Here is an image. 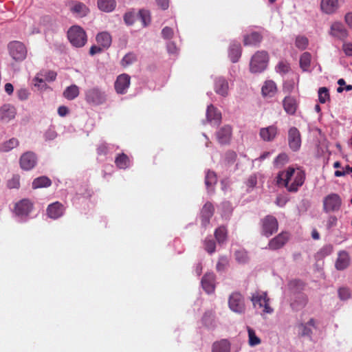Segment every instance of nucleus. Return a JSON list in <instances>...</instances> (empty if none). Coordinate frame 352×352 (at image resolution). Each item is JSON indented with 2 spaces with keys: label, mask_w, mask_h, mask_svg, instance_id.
<instances>
[{
  "label": "nucleus",
  "mask_w": 352,
  "mask_h": 352,
  "mask_svg": "<svg viewBox=\"0 0 352 352\" xmlns=\"http://www.w3.org/2000/svg\"><path fill=\"white\" fill-rule=\"evenodd\" d=\"M276 179L277 184L285 187L288 192H296L305 182V173L300 168L289 166L280 171Z\"/></svg>",
  "instance_id": "nucleus-1"
},
{
  "label": "nucleus",
  "mask_w": 352,
  "mask_h": 352,
  "mask_svg": "<svg viewBox=\"0 0 352 352\" xmlns=\"http://www.w3.org/2000/svg\"><path fill=\"white\" fill-rule=\"evenodd\" d=\"M251 301L256 309H261V315L271 314L274 309L270 305V298L265 292H256L252 294Z\"/></svg>",
  "instance_id": "nucleus-2"
},
{
  "label": "nucleus",
  "mask_w": 352,
  "mask_h": 352,
  "mask_svg": "<svg viewBox=\"0 0 352 352\" xmlns=\"http://www.w3.org/2000/svg\"><path fill=\"white\" fill-rule=\"evenodd\" d=\"M67 37L71 44L76 47H83L87 41L85 31L78 25H74L69 29Z\"/></svg>",
  "instance_id": "nucleus-3"
},
{
  "label": "nucleus",
  "mask_w": 352,
  "mask_h": 352,
  "mask_svg": "<svg viewBox=\"0 0 352 352\" xmlns=\"http://www.w3.org/2000/svg\"><path fill=\"white\" fill-rule=\"evenodd\" d=\"M268 54L266 52H257L252 57L250 64V69L252 73L264 71L267 65Z\"/></svg>",
  "instance_id": "nucleus-4"
},
{
  "label": "nucleus",
  "mask_w": 352,
  "mask_h": 352,
  "mask_svg": "<svg viewBox=\"0 0 352 352\" xmlns=\"http://www.w3.org/2000/svg\"><path fill=\"white\" fill-rule=\"evenodd\" d=\"M8 48L10 55L16 61H22L26 58L27 49L23 43L12 41L8 44Z\"/></svg>",
  "instance_id": "nucleus-5"
},
{
  "label": "nucleus",
  "mask_w": 352,
  "mask_h": 352,
  "mask_svg": "<svg viewBox=\"0 0 352 352\" xmlns=\"http://www.w3.org/2000/svg\"><path fill=\"white\" fill-rule=\"evenodd\" d=\"M229 308L236 314H243L245 311V305L243 296L238 292L232 293L228 299Z\"/></svg>",
  "instance_id": "nucleus-6"
},
{
  "label": "nucleus",
  "mask_w": 352,
  "mask_h": 352,
  "mask_svg": "<svg viewBox=\"0 0 352 352\" xmlns=\"http://www.w3.org/2000/svg\"><path fill=\"white\" fill-rule=\"evenodd\" d=\"M342 205L340 197L336 193H331L324 198L323 209L326 212L338 211Z\"/></svg>",
  "instance_id": "nucleus-7"
},
{
  "label": "nucleus",
  "mask_w": 352,
  "mask_h": 352,
  "mask_svg": "<svg viewBox=\"0 0 352 352\" xmlns=\"http://www.w3.org/2000/svg\"><path fill=\"white\" fill-rule=\"evenodd\" d=\"M86 101L92 104H101L106 100L105 93L98 87L89 89L85 92Z\"/></svg>",
  "instance_id": "nucleus-8"
},
{
  "label": "nucleus",
  "mask_w": 352,
  "mask_h": 352,
  "mask_svg": "<svg viewBox=\"0 0 352 352\" xmlns=\"http://www.w3.org/2000/svg\"><path fill=\"white\" fill-rule=\"evenodd\" d=\"M277 230L278 221L274 217L268 215L262 220V232L265 236H270Z\"/></svg>",
  "instance_id": "nucleus-9"
},
{
  "label": "nucleus",
  "mask_w": 352,
  "mask_h": 352,
  "mask_svg": "<svg viewBox=\"0 0 352 352\" xmlns=\"http://www.w3.org/2000/svg\"><path fill=\"white\" fill-rule=\"evenodd\" d=\"M32 208V202L28 199H23L15 204L14 212L17 216L27 217Z\"/></svg>",
  "instance_id": "nucleus-10"
},
{
  "label": "nucleus",
  "mask_w": 352,
  "mask_h": 352,
  "mask_svg": "<svg viewBox=\"0 0 352 352\" xmlns=\"http://www.w3.org/2000/svg\"><path fill=\"white\" fill-rule=\"evenodd\" d=\"M36 156L35 153L28 151L23 153L20 157L21 168L25 170L33 168L36 164Z\"/></svg>",
  "instance_id": "nucleus-11"
},
{
  "label": "nucleus",
  "mask_w": 352,
  "mask_h": 352,
  "mask_svg": "<svg viewBox=\"0 0 352 352\" xmlns=\"http://www.w3.org/2000/svg\"><path fill=\"white\" fill-rule=\"evenodd\" d=\"M288 142L289 148L297 151L301 146V138L299 131L296 127H292L288 132Z\"/></svg>",
  "instance_id": "nucleus-12"
},
{
  "label": "nucleus",
  "mask_w": 352,
  "mask_h": 352,
  "mask_svg": "<svg viewBox=\"0 0 352 352\" xmlns=\"http://www.w3.org/2000/svg\"><path fill=\"white\" fill-rule=\"evenodd\" d=\"M16 114V108L10 104H5L0 107V121L1 122H10L15 118Z\"/></svg>",
  "instance_id": "nucleus-13"
},
{
  "label": "nucleus",
  "mask_w": 352,
  "mask_h": 352,
  "mask_svg": "<svg viewBox=\"0 0 352 352\" xmlns=\"http://www.w3.org/2000/svg\"><path fill=\"white\" fill-rule=\"evenodd\" d=\"M130 76L126 74H122L118 76L115 82V89L118 94H124L130 85Z\"/></svg>",
  "instance_id": "nucleus-14"
},
{
  "label": "nucleus",
  "mask_w": 352,
  "mask_h": 352,
  "mask_svg": "<svg viewBox=\"0 0 352 352\" xmlns=\"http://www.w3.org/2000/svg\"><path fill=\"white\" fill-rule=\"evenodd\" d=\"M64 212L65 207L59 201H56L50 204L47 208V214L48 217L53 219H56L62 217Z\"/></svg>",
  "instance_id": "nucleus-15"
},
{
  "label": "nucleus",
  "mask_w": 352,
  "mask_h": 352,
  "mask_svg": "<svg viewBox=\"0 0 352 352\" xmlns=\"http://www.w3.org/2000/svg\"><path fill=\"white\" fill-rule=\"evenodd\" d=\"M214 89L216 94L227 97L229 94V84L226 79L223 77H218L214 80Z\"/></svg>",
  "instance_id": "nucleus-16"
},
{
  "label": "nucleus",
  "mask_w": 352,
  "mask_h": 352,
  "mask_svg": "<svg viewBox=\"0 0 352 352\" xmlns=\"http://www.w3.org/2000/svg\"><path fill=\"white\" fill-rule=\"evenodd\" d=\"M201 286L204 291L210 294L215 289V275L212 272L206 273L201 279Z\"/></svg>",
  "instance_id": "nucleus-17"
},
{
  "label": "nucleus",
  "mask_w": 352,
  "mask_h": 352,
  "mask_svg": "<svg viewBox=\"0 0 352 352\" xmlns=\"http://www.w3.org/2000/svg\"><path fill=\"white\" fill-rule=\"evenodd\" d=\"M320 8L327 14H332L340 8L339 0H321Z\"/></svg>",
  "instance_id": "nucleus-18"
},
{
  "label": "nucleus",
  "mask_w": 352,
  "mask_h": 352,
  "mask_svg": "<svg viewBox=\"0 0 352 352\" xmlns=\"http://www.w3.org/2000/svg\"><path fill=\"white\" fill-rule=\"evenodd\" d=\"M289 234L287 232H281L276 237L271 239L269 242V248L271 250H278L281 248L287 242Z\"/></svg>",
  "instance_id": "nucleus-19"
},
{
  "label": "nucleus",
  "mask_w": 352,
  "mask_h": 352,
  "mask_svg": "<svg viewBox=\"0 0 352 352\" xmlns=\"http://www.w3.org/2000/svg\"><path fill=\"white\" fill-rule=\"evenodd\" d=\"M277 133V127L274 125H271L267 127L261 128L260 129L259 135L263 141L272 142L275 139Z\"/></svg>",
  "instance_id": "nucleus-20"
},
{
  "label": "nucleus",
  "mask_w": 352,
  "mask_h": 352,
  "mask_svg": "<svg viewBox=\"0 0 352 352\" xmlns=\"http://www.w3.org/2000/svg\"><path fill=\"white\" fill-rule=\"evenodd\" d=\"M350 257L347 252L340 251L335 263V267L338 270H344L349 266Z\"/></svg>",
  "instance_id": "nucleus-21"
},
{
  "label": "nucleus",
  "mask_w": 352,
  "mask_h": 352,
  "mask_svg": "<svg viewBox=\"0 0 352 352\" xmlns=\"http://www.w3.org/2000/svg\"><path fill=\"white\" fill-rule=\"evenodd\" d=\"M307 301V296L305 294L298 293L292 300L290 306L293 310L298 311L305 307Z\"/></svg>",
  "instance_id": "nucleus-22"
},
{
  "label": "nucleus",
  "mask_w": 352,
  "mask_h": 352,
  "mask_svg": "<svg viewBox=\"0 0 352 352\" xmlns=\"http://www.w3.org/2000/svg\"><path fill=\"white\" fill-rule=\"evenodd\" d=\"M214 214V207L211 203H206L201 210V224L206 227L210 222V219Z\"/></svg>",
  "instance_id": "nucleus-23"
},
{
  "label": "nucleus",
  "mask_w": 352,
  "mask_h": 352,
  "mask_svg": "<svg viewBox=\"0 0 352 352\" xmlns=\"http://www.w3.org/2000/svg\"><path fill=\"white\" fill-rule=\"evenodd\" d=\"M206 118L209 122L218 124L221 120V113L212 104L208 106Z\"/></svg>",
  "instance_id": "nucleus-24"
},
{
  "label": "nucleus",
  "mask_w": 352,
  "mask_h": 352,
  "mask_svg": "<svg viewBox=\"0 0 352 352\" xmlns=\"http://www.w3.org/2000/svg\"><path fill=\"white\" fill-rule=\"evenodd\" d=\"M69 6L71 12L80 17H83L89 12V9L82 2H72Z\"/></svg>",
  "instance_id": "nucleus-25"
},
{
  "label": "nucleus",
  "mask_w": 352,
  "mask_h": 352,
  "mask_svg": "<svg viewBox=\"0 0 352 352\" xmlns=\"http://www.w3.org/2000/svg\"><path fill=\"white\" fill-rule=\"evenodd\" d=\"M330 34L340 39L345 38L347 36V31L344 25L339 22L333 23L330 29Z\"/></svg>",
  "instance_id": "nucleus-26"
},
{
  "label": "nucleus",
  "mask_w": 352,
  "mask_h": 352,
  "mask_svg": "<svg viewBox=\"0 0 352 352\" xmlns=\"http://www.w3.org/2000/svg\"><path fill=\"white\" fill-rule=\"evenodd\" d=\"M232 135V128L228 126L221 127L217 132V138L220 144H227L230 142Z\"/></svg>",
  "instance_id": "nucleus-27"
},
{
  "label": "nucleus",
  "mask_w": 352,
  "mask_h": 352,
  "mask_svg": "<svg viewBox=\"0 0 352 352\" xmlns=\"http://www.w3.org/2000/svg\"><path fill=\"white\" fill-rule=\"evenodd\" d=\"M204 324L208 329H213L217 327L215 312L212 310L206 311L202 318Z\"/></svg>",
  "instance_id": "nucleus-28"
},
{
  "label": "nucleus",
  "mask_w": 352,
  "mask_h": 352,
  "mask_svg": "<svg viewBox=\"0 0 352 352\" xmlns=\"http://www.w3.org/2000/svg\"><path fill=\"white\" fill-rule=\"evenodd\" d=\"M241 55V47L239 43L234 42L229 48V57L232 63H236Z\"/></svg>",
  "instance_id": "nucleus-29"
},
{
  "label": "nucleus",
  "mask_w": 352,
  "mask_h": 352,
  "mask_svg": "<svg viewBox=\"0 0 352 352\" xmlns=\"http://www.w3.org/2000/svg\"><path fill=\"white\" fill-rule=\"evenodd\" d=\"M96 41L104 49H107L111 44V36L107 32H102L97 34Z\"/></svg>",
  "instance_id": "nucleus-30"
},
{
  "label": "nucleus",
  "mask_w": 352,
  "mask_h": 352,
  "mask_svg": "<svg viewBox=\"0 0 352 352\" xmlns=\"http://www.w3.org/2000/svg\"><path fill=\"white\" fill-rule=\"evenodd\" d=\"M97 5L100 10L110 12L116 8V1L115 0H98Z\"/></svg>",
  "instance_id": "nucleus-31"
},
{
  "label": "nucleus",
  "mask_w": 352,
  "mask_h": 352,
  "mask_svg": "<svg viewBox=\"0 0 352 352\" xmlns=\"http://www.w3.org/2000/svg\"><path fill=\"white\" fill-rule=\"evenodd\" d=\"M212 352H230V343L228 340L223 339L212 344Z\"/></svg>",
  "instance_id": "nucleus-32"
},
{
  "label": "nucleus",
  "mask_w": 352,
  "mask_h": 352,
  "mask_svg": "<svg viewBox=\"0 0 352 352\" xmlns=\"http://www.w3.org/2000/svg\"><path fill=\"white\" fill-rule=\"evenodd\" d=\"M283 107L285 111L289 114H294L297 108V103L295 98L287 96L283 100Z\"/></svg>",
  "instance_id": "nucleus-33"
},
{
  "label": "nucleus",
  "mask_w": 352,
  "mask_h": 352,
  "mask_svg": "<svg viewBox=\"0 0 352 352\" xmlns=\"http://www.w3.org/2000/svg\"><path fill=\"white\" fill-rule=\"evenodd\" d=\"M80 94L79 88L76 85H72L67 87L63 91V96L69 100H72L77 98Z\"/></svg>",
  "instance_id": "nucleus-34"
},
{
  "label": "nucleus",
  "mask_w": 352,
  "mask_h": 352,
  "mask_svg": "<svg viewBox=\"0 0 352 352\" xmlns=\"http://www.w3.org/2000/svg\"><path fill=\"white\" fill-rule=\"evenodd\" d=\"M52 185L51 179L46 176H41L34 179L32 182V188L34 189L40 188H47Z\"/></svg>",
  "instance_id": "nucleus-35"
},
{
  "label": "nucleus",
  "mask_w": 352,
  "mask_h": 352,
  "mask_svg": "<svg viewBox=\"0 0 352 352\" xmlns=\"http://www.w3.org/2000/svg\"><path fill=\"white\" fill-rule=\"evenodd\" d=\"M262 36L258 32H252L244 38V45H256L261 41Z\"/></svg>",
  "instance_id": "nucleus-36"
},
{
  "label": "nucleus",
  "mask_w": 352,
  "mask_h": 352,
  "mask_svg": "<svg viewBox=\"0 0 352 352\" xmlns=\"http://www.w3.org/2000/svg\"><path fill=\"white\" fill-rule=\"evenodd\" d=\"M115 164L118 168L125 169L129 167L130 164V160L126 154H119L115 160Z\"/></svg>",
  "instance_id": "nucleus-37"
},
{
  "label": "nucleus",
  "mask_w": 352,
  "mask_h": 352,
  "mask_svg": "<svg viewBox=\"0 0 352 352\" xmlns=\"http://www.w3.org/2000/svg\"><path fill=\"white\" fill-rule=\"evenodd\" d=\"M276 90V86L272 80L266 81L262 87V93L264 96H273Z\"/></svg>",
  "instance_id": "nucleus-38"
},
{
  "label": "nucleus",
  "mask_w": 352,
  "mask_h": 352,
  "mask_svg": "<svg viewBox=\"0 0 352 352\" xmlns=\"http://www.w3.org/2000/svg\"><path fill=\"white\" fill-rule=\"evenodd\" d=\"M217 178L216 174L208 170L206 175L205 184L208 190H212L213 186L217 183Z\"/></svg>",
  "instance_id": "nucleus-39"
},
{
  "label": "nucleus",
  "mask_w": 352,
  "mask_h": 352,
  "mask_svg": "<svg viewBox=\"0 0 352 352\" xmlns=\"http://www.w3.org/2000/svg\"><path fill=\"white\" fill-rule=\"evenodd\" d=\"M311 54L308 52L303 53L300 58V66L303 71H307L310 66Z\"/></svg>",
  "instance_id": "nucleus-40"
},
{
  "label": "nucleus",
  "mask_w": 352,
  "mask_h": 352,
  "mask_svg": "<svg viewBox=\"0 0 352 352\" xmlns=\"http://www.w3.org/2000/svg\"><path fill=\"white\" fill-rule=\"evenodd\" d=\"M216 240L219 243H223L227 239V230L224 226H220L214 232Z\"/></svg>",
  "instance_id": "nucleus-41"
},
{
  "label": "nucleus",
  "mask_w": 352,
  "mask_h": 352,
  "mask_svg": "<svg viewBox=\"0 0 352 352\" xmlns=\"http://www.w3.org/2000/svg\"><path fill=\"white\" fill-rule=\"evenodd\" d=\"M138 19H140L144 27L147 26L151 23L150 12L146 10H140L138 13Z\"/></svg>",
  "instance_id": "nucleus-42"
},
{
  "label": "nucleus",
  "mask_w": 352,
  "mask_h": 352,
  "mask_svg": "<svg viewBox=\"0 0 352 352\" xmlns=\"http://www.w3.org/2000/svg\"><path fill=\"white\" fill-rule=\"evenodd\" d=\"M289 161L288 155L282 153L279 154L274 160V166L276 168H281L285 166Z\"/></svg>",
  "instance_id": "nucleus-43"
},
{
  "label": "nucleus",
  "mask_w": 352,
  "mask_h": 352,
  "mask_svg": "<svg viewBox=\"0 0 352 352\" xmlns=\"http://www.w3.org/2000/svg\"><path fill=\"white\" fill-rule=\"evenodd\" d=\"M19 144V140L16 138H12L1 144L3 147V152H8L14 148L17 147Z\"/></svg>",
  "instance_id": "nucleus-44"
},
{
  "label": "nucleus",
  "mask_w": 352,
  "mask_h": 352,
  "mask_svg": "<svg viewBox=\"0 0 352 352\" xmlns=\"http://www.w3.org/2000/svg\"><path fill=\"white\" fill-rule=\"evenodd\" d=\"M235 259L239 263H245L249 260L248 252L245 250H239L234 253Z\"/></svg>",
  "instance_id": "nucleus-45"
},
{
  "label": "nucleus",
  "mask_w": 352,
  "mask_h": 352,
  "mask_svg": "<svg viewBox=\"0 0 352 352\" xmlns=\"http://www.w3.org/2000/svg\"><path fill=\"white\" fill-rule=\"evenodd\" d=\"M249 337V344L252 346L258 345L261 343V340L255 333V331L250 327H248Z\"/></svg>",
  "instance_id": "nucleus-46"
},
{
  "label": "nucleus",
  "mask_w": 352,
  "mask_h": 352,
  "mask_svg": "<svg viewBox=\"0 0 352 352\" xmlns=\"http://www.w3.org/2000/svg\"><path fill=\"white\" fill-rule=\"evenodd\" d=\"M136 55L133 52H129L123 57V58L121 60V65L123 67H126L136 61Z\"/></svg>",
  "instance_id": "nucleus-47"
},
{
  "label": "nucleus",
  "mask_w": 352,
  "mask_h": 352,
  "mask_svg": "<svg viewBox=\"0 0 352 352\" xmlns=\"http://www.w3.org/2000/svg\"><path fill=\"white\" fill-rule=\"evenodd\" d=\"M7 186L10 189H18L20 187V176L19 175H14L11 179L8 180Z\"/></svg>",
  "instance_id": "nucleus-48"
},
{
  "label": "nucleus",
  "mask_w": 352,
  "mask_h": 352,
  "mask_svg": "<svg viewBox=\"0 0 352 352\" xmlns=\"http://www.w3.org/2000/svg\"><path fill=\"white\" fill-rule=\"evenodd\" d=\"M318 100L320 103H325L329 100V90L326 87H320L318 89Z\"/></svg>",
  "instance_id": "nucleus-49"
},
{
  "label": "nucleus",
  "mask_w": 352,
  "mask_h": 352,
  "mask_svg": "<svg viewBox=\"0 0 352 352\" xmlns=\"http://www.w3.org/2000/svg\"><path fill=\"white\" fill-rule=\"evenodd\" d=\"M229 264L228 257L225 256H220L217 262L216 269L218 272H223L226 270Z\"/></svg>",
  "instance_id": "nucleus-50"
},
{
  "label": "nucleus",
  "mask_w": 352,
  "mask_h": 352,
  "mask_svg": "<svg viewBox=\"0 0 352 352\" xmlns=\"http://www.w3.org/2000/svg\"><path fill=\"white\" fill-rule=\"evenodd\" d=\"M138 18V14H136L133 12H128L124 15V21L128 25H131L134 23L135 21Z\"/></svg>",
  "instance_id": "nucleus-51"
},
{
  "label": "nucleus",
  "mask_w": 352,
  "mask_h": 352,
  "mask_svg": "<svg viewBox=\"0 0 352 352\" xmlns=\"http://www.w3.org/2000/svg\"><path fill=\"white\" fill-rule=\"evenodd\" d=\"M289 70V65L288 63L285 61H280L276 67V72L280 74H285Z\"/></svg>",
  "instance_id": "nucleus-52"
},
{
  "label": "nucleus",
  "mask_w": 352,
  "mask_h": 352,
  "mask_svg": "<svg viewBox=\"0 0 352 352\" xmlns=\"http://www.w3.org/2000/svg\"><path fill=\"white\" fill-rule=\"evenodd\" d=\"M338 296L340 300H346L351 297L350 290L347 287H340L338 291Z\"/></svg>",
  "instance_id": "nucleus-53"
},
{
  "label": "nucleus",
  "mask_w": 352,
  "mask_h": 352,
  "mask_svg": "<svg viewBox=\"0 0 352 352\" xmlns=\"http://www.w3.org/2000/svg\"><path fill=\"white\" fill-rule=\"evenodd\" d=\"M308 45V39L305 36H298L296 38V46L300 50H305Z\"/></svg>",
  "instance_id": "nucleus-54"
},
{
  "label": "nucleus",
  "mask_w": 352,
  "mask_h": 352,
  "mask_svg": "<svg viewBox=\"0 0 352 352\" xmlns=\"http://www.w3.org/2000/svg\"><path fill=\"white\" fill-rule=\"evenodd\" d=\"M216 245L214 241L211 239H206L204 241V248L210 254H212L215 251Z\"/></svg>",
  "instance_id": "nucleus-55"
},
{
  "label": "nucleus",
  "mask_w": 352,
  "mask_h": 352,
  "mask_svg": "<svg viewBox=\"0 0 352 352\" xmlns=\"http://www.w3.org/2000/svg\"><path fill=\"white\" fill-rule=\"evenodd\" d=\"M289 197L285 195H278L276 199V204L279 207H283L288 202Z\"/></svg>",
  "instance_id": "nucleus-56"
},
{
  "label": "nucleus",
  "mask_w": 352,
  "mask_h": 352,
  "mask_svg": "<svg viewBox=\"0 0 352 352\" xmlns=\"http://www.w3.org/2000/svg\"><path fill=\"white\" fill-rule=\"evenodd\" d=\"M300 333L303 336H311L312 333L311 329L306 324H301L299 326Z\"/></svg>",
  "instance_id": "nucleus-57"
},
{
  "label": "nucleus",
  "mask_w": 352,
  "mask_h": 352,
  "mask_svg": "<svg viewBox=\"0 0 352 352\" xmlns=\"http://www.w3.org/2000/svg\"><path fill=\"white\" fill-rule=\"evenodd\" d=\"M162 34L164 38L168 39L173 37L174 31L169 27H165L162 29Z\"/></svg>",
  "instance_id": "nucleus-58"
},
{
  "label": "nucleus",
  "mask_w": 352,
  "mask_h": 352,
  "mask_svg": "<svg viewBox=\"0 0 352 352\" xmlns=\"http://www.w3.org/2000/svg\"><path fill=\"white\" fill-rule=\"evenodd\" d=\"M333 252V246L331 245H326L322 247L318 254L322 256H326L331 254Z\"/></svg>",
  "instance_id": "nucleus-59"
},
{
  "label": "nucleus",
  "mask_w": 352,
  "mask_h": 352,
  "mask_svg": "<svg viewBox=\"0 0 352 352\" xmlns=\"http://www.w3.org/2000/svg\"><path fill=\"white\" fill-rule=\"evenodd\" d=\"M17 96L21 100H25L28 98L30 92L28 89L21 88L19 89L16 92Z\"/></svg>",
  "instance_id": "nucleus-60"
},
{
  "label": "nucleus",
  "mask_w": 352,
  "mask_h": 352,
  "mask_svg": "<svg viewBox=\"0 0 352 352\" xmlns=\"http://www.w3.org/2000/svg\"><path fill=\"white\" fill-rule=\"evenodd\" d=\"M56 132L52 129H47L44 134L45 140H53L56 138Z\"/></svg>",
  "instance_id": "nucleus-61"
},
{
  "label": "nucleus",
  "mask_w": 352,
  "mask_h": 352,
  "mask_svg": "<svg viewBox=\"0 0 352 352\" xmlns=\"http://www.w3.org/2000/svg\"><path fill=\"white\" fill-rule=\"evenodd\" d=\"M342 50L348 56H352V43H344L342 45Z\"/></svg>",
  "instance_id": "nucleus-62"
},
{
  "label": "nucleus",
  "mask_w": 352,
  "mask_h": 352,
  "mask_svg": "<svg viewBox=\"0 0 352 352\" xmlns=\"http://www.w3.org/2000/svg\"><path fill=\"white\" fill-rule=\"evenodd\" d=\"M56 73L54 71H47L45 72L44 77L45 80L47 81H54L56 80Z\"/></svg>",
  "instance_id": "nucleus-63"
},
{
  "label": "nucleus",
  "mask_w": 352,
  "mask_h": 352,
  "mask_svg": "<svg viewBox=\"0 0 352 352\" xmlns=\"http://www.w3.org/2000/svg\"><path fill=\"white\" fill-rule=\"evenodd\" d=\"M103 50H104V48H102V47H101L99 45H98V46L93 45L91 47V48L89 50V54H90V55L94 56L96 54H99V53L102 52Z\"/></svg>",
  "instance_id": "nucleus-64"
}]
</instances>
